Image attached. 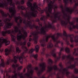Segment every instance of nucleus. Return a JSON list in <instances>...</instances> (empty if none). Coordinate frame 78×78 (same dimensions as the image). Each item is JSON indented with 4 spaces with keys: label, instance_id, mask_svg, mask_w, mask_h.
Wrapping results in <instances>:
<instances>
[{
    "label": "nucleus",
    "instance_id": "30",
    "mask_svg": "<svg viewBox=\"0 0 78 78\" xmlns=\"http://www.w3.org/2000/svg\"><path fill=\"white\" fill-rule=\"evenodd\" d=\"M29 21H28V23H27V22H26V20H25L24 21H23V23L25 24L26 25L27 27H29V26H28V23H29L30 22Z\"/></svg>",
    "mask_w": 78,
    "mask_h": 78
},
{
    "label": "nucleus",
    "instance_id": "45",
    "mask_svg": "<svg viewBox=\"0 0 78 78\" xmlns=\"http://www.w3.org/2000/svg\"><path fill=\"white\" fill-rule=\"evenodd\" d=\"M76 60H77V62H75V63H78V58H76L75 59Z\"/></svg>",
    "mask_w": 78,
    "mask_h": 78
},
{
    "label": "nucleus",
    "instance_id": "31",
    "mask_svg": "<svg viewBox=\"0 0 78 78\" xmlns=\"http://www.w3.org/2000/svg\"><path fill=\"white\" fill-rule=\"evenodd\" d=\"M39 49V46L37 45L35 47V50L37 52H38Z\"/></svg>",
    "mask_w": 78,
    "mask_h": 78
},
{
    "label": "nucleus",
    "instance_id": "61",
    "mask_svg": "<svg viewBox=\"0 0 78 78\" xmlns=\"http://www.w3.org/2000/svg\"><path fill=\"white\" fill-rule=\"evenodd\" d=\"M54 74H55V73H54Z\"/></svg>",
    "mask_w": 78,
    "mask_h": 78
},
{
    "label": "nucleus",
    "instance_id": "41",
    "mask_svg": "<svg viewBox=\"0 0 78 78\" xmlns=\"http://www.w3.org/2000/svg\"><path fill=\"white\" fill-rule=\"evenodd\" d=\"M36 21L39 23L40 22L39 19V18H37L36 20Z\"/></svg>",
    "mask_w": 78,
    "mask_h": 78
},
{
    "label": "nucleus",
    "instance_id": "42",
    "mask_svg": "<svg viewBox=\"0 0 78 78\" xmlns=\"http://www.w3.org/2000/svg\"><path fill=\"white\" fill-rule=\"evenodd\" d=\"M22 68V66H20V67H19L18 69V70H20Z\"/></svg>",
    "mask_w": 78,
    "mask_h": 78
},
{
    "label": "nucleus",
    "instance_id": "11",
    "mask_svg": "<svg viewBox=\"0 0 78 78\" xmlns=\"http://www.w3.org/2000/svg\"><path fill=\"white\" fill-rule=\"evenodd\" d=\"M78 6V1L77 3H75V6L73 7L72 9H71L70 10L69 8V7H66V12H68L70 13V14H72L73 12H75L76 14H78V10L77 9V6Z\"/></svg>",
    "mask_w": 78,
    "mask_h": 78
},
{
    "label": "nucleus",
    "instance_id": "27",
    "mask_svg": "<svg viewBox=\"0 0 78 78\" xmlns=\"http://www.w3.org/2000/svg\"><path fill=\"white\" fill-rule=\"evenodd\" d=\"M48 64L50 65V66H51V64L53 63V61L51 59L49 58L48 60Z\"/></svg>",
    "mask_w": 78,
    "mask_h": 78
},
{
    "label": "nucleus",
    "instance_id": "48",
    "mask_svg": "<svg viewBox=\"0 0 78 78\" xmlns=\"http://www.w3.org/2000/svg\"><path fill=\"white\" fill-rule=\"evenodd\" d=\"M31 40H32V38H29V41L30 42H31Z\"/></svg>",
    "mask_w": 78,
    "mask_h": 78
},
{
    "label": "nucleus",
    "instance_id": "35",
    "mask_svg": "<svg viewBox=\"0 0 78 78\" xmlns=\"http://www.w3.org/2000/svg\"><path fill=\"white\" fill-rule=\"evenodd\" d=\"M34 51V49L32 48L30 51H29V53L31 54H32V53H33V52Z\"/></svg>",
    "mask_w": 78,
    "mask_h": 78
},
{
    "label": "nucleus",
    "instance_id": "22",
    "mask_svg": "<svg viewBox=\"0 0 78 78\" xmlns=\"http://www.w3.org/2000/svg\"><path fill=\"white\" fill-rule=\"evenodd\" d=\"M60 8L62 9V12L63 14V15L65 16H67V13H66L65 11H64V8H63V6L62 5H61L60 6Z\"/></svg>",
    "mask_w": 78,
    "mask_h": 78
},
{
    "label": "nucleus",
    "instance_id": "21",
    "mask_svg": "<svg viewBox=\"0 0 78 78\" xmlns=\"http://www.w3.org/2000/svg\"><path fill=\"white\" fill-rule=\"evenodd\" d=\"M5 66V64L3 59L1 60V64H0V68L1 67H4Z\"/></svg>",
    "mask_w": 78,
    "mask_h": 78
},
{
    "label": "nucleus",
    "instance_id": "55",
    "mask_svg": "<svg viewBox=\"0 0 78 78\" xmlns=\"http://www.w3.org/2000/svg\"><path fill=\"white\" fill-rule=\"evenodd\" d=\"M2 20H0V22H2Z\"/></svg>",
    "mask_w": 78,
    "mask_h": 78
},
{
    "label": "nucleus",
    "instance_id": "29",
    "mask_svg": "<svg viewBox=\"0 0 78 78\" xmlns=\"http://www.w3.org/2000/svg\"><path fill=\"white\" fill-rule=\"evenodd\" d=\"M45 20L46 17L44 15H43L40 18V20L41 21H43L44 22H45Z\"/></svg>",
    "mask_w": 78,
    "mask_h": 78
},
{
    "label": "nucleus",
    "instance_id": "2",
    "mask_svg": "<svg viewBox=\"0 0 78 78\" xmlns=\"http://www.w3.org/2000/svg\"><path fill=\"white\" fill-rule=\"evenodd\" d=\"M2 1V3L0 2V7L4 8L5 7L7 10L9 9V12L12 13L11 16H10L9 13H5L4 11L2 10H0V12L2 14L3 16L7 17L8 16H9V18H6L5 20H4L3 21L5 23L4 28L5 30H8V28H10L11 27L12 25H13V23H11L8 22H10L12 18L14 17L15 18V21L16 23H18V20L21 18L20 16H19L17 17H16V10L15 9V4L12 3V0H7V2H6V0H4V2L3 0H0Z\"/></svg>",
    "mask_w": 78,
    "mask_h": 78
},
{
    "label": "nucleus",
    "instance_id": "8",
    "mask_svg": "<svg viewBox=\"0 0 78 78\" xmlns=\"http://www.w3.org/2000/svg\"><path fill=\"white\" fill-rule=\"evenodd\" d=\"M66 58L69 60L67 62V63L70 65V66H69L68 67V69H74V73L76 74H77L78 73V69H75V64H72L71 65L72 62H74L75 61V59L74 58V57H71V55H69L67 56H65L64 55L62 57V60H64L66 58Z\"/></svg>",
    "mask_w": 78,
    "mask_h": 78
},
{
    "label": "nucleus",
    "instance_id": "62",
    "mask_svg": "<svg viewBox=\"0 0 78 78\" xmlns=\"http://www.w3.org/2000/svg\"><path fill=\"white\" fill-rule=\"evenodd\" d=\"M23 12H22V14H23Z\"/></svg>",
    "mask_w": 78,
    "mask_h": 78
},
{
    "label": "nucleus",
    "instance_id": "5",
    "mask_svg": "<svg viewBox=\"0 0 78 78\" xmlns=\"http://www.w3.org/2000/svg\"><path fill=\"white\" fill-rule=\"evenodd\" d=\"M22 30L23 32L24 35L22 34V33L21 32V30H19V28L17 27V26H15V30L14 31L15 33H17L19 32V34H18L17 35V39L19 42H16L17 44H20V45L22 46L21 48L23 49L24 52H23L25 53H27L28 52V49L26 46H25V45H26V43H27V41H25L23 43L21 41H22V39L23 40H25V38L27 37V32L25 30L23 27H22Z\"/></svg>",
    "mask_w": 78,
    "mask_h": 78
},
{
    "label": "nucleus",
    "instance_id": "23",
    "mask_svg": "<svg viewBox=\"0 0 78 78\" xmlns=\"http://www.w3.org/2000/svg\"><path fill=\"white\" fill-rule=\"evenodd\" d=\"M53 45L51 42H49L48 44L47 48H50L51 49L53 48Z\"/></svg>",
    "mask_w": 78,
    "mask_h": 78
},
{
    "label": "nucleus",
    "instance_id": "40",
    "mask_svg": "<svg viewBox=\"0 0 78 78\" xmlns=\"http://www.w3.org/2000/svg\"><path fill=\"white\" fill-rule=\"evenodd\" d=\"M58 77H57V78H64V76H59L58 74Z\"/></svg>",
    "mask_w": 78,
    "mask_h": 78
},
{
    "label": "nucleus",
    "instance_id": "53",
    "mask_svg": "<svg viewBox=\"0 0 78 78\" xmlns=\"http://www.w3.org/2000/svg\"><path fill=\"white\" fill-rule=\"evenodd\" d=\"M40 78H45V77H44V76H43L42 77H40Z\"/></svg>",
    "mask_w": 78,
    "mask_h": 78
},
{
    "label": "nucleus",
    "instance_id": "15",
    "mask_svg": "<svg viewBox=\"0 0 78 78\" xmlns=\"http://www.w3.org/2000/svg\"><path fill=\"white\" fill-rule=\"evenodd\" d=\"M15 49L14 47H11L9 50L8 48L6 49L5 51V55L6 56L8 55L9 54L10 52H13V54L15 53Z\"/></svg>",
    "mask_w": 78,
    "mask_h": 78
},
{
    "label": "nucleus",
    "instance_id": "46",
    "mask_svg": "<svg viewBox=\"0 0 78 78\" xmlns=\"http://www.w3.org/2000/svg\"><path fill=\"white\" fill-rule=\"evenodd\" d=\"M72 77L73 78H78V77H75V76L74 75H72Z\"/></svg>",
    "mask_w": 78,
    "mask_h": 78
},
{
    "label": "nucleus",
    "instance_id": "24",
    "mask_svg": "<svg viewBox=\"0 0 78 78\" xmlns=\"http://www.w3.org/2000/svg\"><path fill=\"white\" fill-rule=\"evenodd\" d=\"M69 1H70L71 4H72L73 3V0H63V1L66 5H67Z\"/></svg>",
    "mask_w": 78,
    "mask_h": 78
},
{
    "label": "nucleus",
    "instance_id": "36",
    "mask_svg": "<svg viewBox=\"0 0 78 78\" xmlns=\"http://www.w3.org/2000/svg\"><path fill=\"white\" fill-rule=\"evenodd\" d=\"M4 25V23H0V30L1 29V26H3Z\"/></svg>",
    "mask_w": 78,
    "mask_h": 78
},
{
    "label": "nucleus",
    "instance_id": "16",
    "mask_svg": "<svg viewBox=\"0 0 78 78\" xmlns=\"http://www.w3.org/2000/svg\"><path fill=\"white\" fill-rule=\"evenodd\" d=\"M16 5L17 6V8L19 10L21 9L22 10H27V8L25 7L23 5H20V2L19 1H17L16 2Z\"/></svg>",
    "mask_w": 78,
    "mask_h": 78
},
{
    "label": "nucleus",
    "instance_id": "63",
    "mask_svg": "<svg viewBox=\"0 0 78 78\" xmlns=\"http://www.w3.org/2000/svg\"><path fill=\"white\" fill-rule=\"evenodd\" d=\"M75 2H76V1H75Z\"/></svg>",
    "mask_w": 78,
    "mask_h": 78
},
{
    "label": "nucleus",
    "instance_id": "13",
    "mask_svg": "<svg viewBox=\"0 0 78 78\" xmlns=\"http://www.w3.org/2000/svg\"><path fill=\"white\" fill-rule=\"evenodd\" d=\"M4 43H5V45L7 46L10 44V41H7L6 38H4L2 37L0 38V48Z\"/></svg>",
    "mask_w": 78,
    "mask_h": 78
},
{
    "label": "nucleus",
    "instance_id": "7",
    "mask_svg": "<svg viewBox=\"0 0 78 78\" xmlns=\"http://www.w3.org/2000/svg\"><path fill=\"white\" fill-rule=\"evenodd\" d=\"M59 66L61 68L60 69H59L57 68V67L56 65H54V67H49V66H48V72L50 73L52 71L53 69H54V70L55 71H57L58 70H59V71L62 72V74L63 75H65V74H66V76L68 78H69L70 77L69 74H70V73L68 71V69H67L66 68H64L62 69L63 68V67L62 65V64L61 63H60L59 64Z\"/></svg>",
    "mask_w": 78,
    "mask_h": 78
},
{
    "label": "nucleus",
    "instance_id": "56",
    "mask_svg": "<svg viewBox=\"0 0 78 78\" xmlns=\"http://www.w3.org/2000/svg\"><path fill=\"white\" fill-rule=\"evenodd\" d=\"M29 37H32V35H30Z\"/></svg>",
    "mask_w": 78,
    "mask_h": 78
},
{
    "label": "nucleus",
    "instance_id": "50",
    "mask_svg": "<svg viewBox=\"0 0 78 78\" xmlns=\"http://www.w3.org/2000/svg\"><path fill=\"white\" fill-rule=\"evenodd\" d=\"M4 71L3 70H1V72L2 73H4Z\"/></svg>",
    "mask_w": 78,
    "mask_h": 78
},
{
    "label": "nucleus",
    "instance_id": "64",
    "mask_svg": "<svg viewBox=\"0 0 78 78\" xmlns=\"http://www.w3.org/2000/svg\"><path fill=\"white\" fill-rule=\"evenodd\" d=\"M35 78H36V77H35Z\"/></svg>",
    "mask_w": 78,
    "mask_h": 78
},
{
    "label": "nucleus",
    "instance_id": "51",
    "mask_svg": "<svg viewBox=\"0 0 78 78\" xmlns=\"http://www.w3.org/2000/svg\"><path fill=\"white\" fill-rule=\"evenodd\" d=\"M34 60H33L32 61V63H33V64H34Z\"/></svg>",
    "mask_w": 78,
    "mask_h": 78
},
{
    "label": "nucleus",
    "instance_id": "17",
    "mask_svg": "<svg viewBox=\"0 0 78 78\" xmlns=\"http://www.w3.org/2000/svg\"><path fill=\"white\" fill-rule=\"evenodd\" d=\"M29 22L30 23H27V24L28 25L30 29H33V28H35L37 30L39 29V27L38 26H36L34 24L32 25L31 24H32V23L31 22V21Z\"/></svg>",
    "mask_w": 78,
    "mask_h": 78
},
{
    "label": "nucleus",
    "instance_id": "10",
    "mask_svg": "<svg viewBox=\"0 0 78 78\" xmlns=\"http://www.w3.org/2000/svg\"><path fill=\"white\" fill-rule=\"evenodd\" d=\"M64 16V18H65V20H61V24L62 26L64 27L65 28L66 27L68 23H69L70 25L68 26V27L70 31L73 30V28L71 27V25H73V22H70V18L69 17L68 18H65V16H67V15H65Z\"/></svg>",
    "mask_w": 78,
    "mask_h": 78
},
{
    "label": "nucleus",
    "instance_id": "25",
    "mask_svg": "<svg viewBox=\"0 0 78 78\" xmlns=\"http://www.w3.org/2000/svg\"><path fill=\"white\" fill-rule=\"evenodd\" d=\"M11 37L12 38V40L14 42H16V36H14V35H13L11 34Z\"/></svg>",
    "mask_w": 78,
    "mask_h": 78
},
{
    "label": "nucleus",
    "instance_id": "32",
    "mask_svg": "<svg viewBox=\"0 0 78 78\" xmlns=\"http://www.w3.org/2000/svg\"><path fill=\"white\" fill-rule=\"evenodd\" d=\"M65 51L66 52L69 54V53L70 52V49H69V48H68L67 47H66L65 49Z\"/></svg>",
    "mask_w": 78,
    "mask_h": 78
},
{
    "label": "nucleus",
    "instance_id": "34",
    "mask_svg": "<svg viewBox=\"0 0 78 78\" xmlns=\"http://www.w3.org/2000/svg\"><path fill=\"white\" fill-rule=\"evenodd\" d=\"M75 42L78 43V35H76V37L75 38Z\"/></svg>",
    "mask_w": 78,
    "mask_h": 78
},
{
    "label": "nucleus",
    "instance_id": "26",
    "mask_svg": "<svg viewBox=\"0 0 78 78\" xmlns=\"http://www.w3.org/2000/svg\"><path fill=\"white\" fill-rule=\"evenodd\" d=\"M30 56L34 57L36 60H38V59H37V57H38V55H37V54H36L35 55H34V54H32Z\"/></svg>",
    "mask_w": 78,
    "mask_h": 78
},
{
    "label": "nucleus",
    "instance_id": "44",
    "mask_svg": "<svg viewBox=\"0 0 78 78\" xmlns=\"http://www.w3.org/2000/svg\"><path fill=\"white\" fill-rule=\"evenodd\" d=\"M27 45L28 47L30 46L31 45V43L30 42H29L27 43Z\"/></svg>",
    "mask_w": 78,
    "mask_h": 78
},
{
    "label": "nucleus",
    "instance_id": "38",
    "mask_svg": "<svg viewBox=\"0 0 78 78\" xmlns=\"http://www.w3.org/2000/svg\"><path fill=\"white\" fill-rule=\"evenodd\" d=\"M20 21H19V22L20 23H22V18H21H21H20Z\"/></svg>",
    "mask_w": 78,
    "mask_h": 78
},
{
    "label": "nucleus",
    "instance_id": "60",
    "mask_svg": "<svg viewBox=\"0 0 78 78\" xmlns=\"http://www.w3.org/2000/svg\"><path fill=\"white\" fill-rule=\"evenodd\" d=\"M41 61H43V59H41Z\"/></svg>",
    "mask_w": 78,
    "mask_h": 78
},
{
    "label": "nucleus",
    "instance_id": "18",
    "mask_svg": "<svg viewBox=\"0 0 78 78\" xmlns=\"http://www.w3.org/2000/svg\"><path fill=\"white\" fill-rule=\"evenodd\" d=\"M76 22L77 23H78V18H76ZM73 25H71V26H73V28L74 29H75L76 28L78 30V24H76V25H74V23L73 22ZM76 33L78 34V31H77L76 32Z\"/></svg>",
    "mask_w": 78,
    "mask_h": 78
},
{
    "label": "nucleus",
    "instance_id": "28",
    "mask_svg": "<svg viewBox=\"0 0 78 78\" xmlns=\"http://www.w3.org/2000/svg\"><path fill=\"white\" fill-rule=\"evenodd\" d=\"M74 51L73 52V55L75 56H78V48L77 49L78 53H76L77 49L76 48H74Z\"/></svg>",
    "mask_w": 78,
    "mask_h": 78
},
{
    "label": "nucleus",
    "instance_id": "58",
    "mask_svg": "<svg viewBox=\"0 0 78 78\" xmlns=\"http://www.w3.org/2000/svg\"><path fill=\"white\" fill-rule=\"evenodd\" d=\"M2 58V56H0V59H1Z\"/></svg>",
    "mask_w": 78,
    "mask_h": 78
},
{
    "label": "nucleus",
    "instance_id": "52",
    "mask_svg": "<svg viewBox=\"0 0 78 78\" xmlns=\"http://www.w3.org/2000/svg\"><path fill=\"white\" fill-rule=\"evenodd\" d=\"M26 71V69H24L23 70V72L25 73Z\"/></svg>",
    "mask_w": 78,
    "mask_h": 78
},
{
    "label": "nucleus",
    "instance_id": "6",
    "mask_svg": "<svg viewBox=\"0 0 78 78\" xmlns=\"http://www.w3.org/2000/svg\"><path fill=\"white\" fill-rule=\"evenodd\" d=\"M32 2L33 0H29V1L27 3V5L31 8L30 10L32 12H29L30 13V15L28 13L26 14V17H27V19L29 20H30V19L33 17H36L37 16V14L38 13L37 11L35 10V9H37V10H39V9H40L41 12V9H40L39 7H38V6L37 5V3L36 2H34V7L33 6V4L31 3L30 1Z\"/></svg>",
    "mask_w": 78,
    "mask_h": 78
},
{
    "label": "nucleus",
    "instance_id": "20",
    "mask_svg": "<svg viewBox=\"0 0 78 78\" xmlns=\"http://www.w3.org/2000/svg\"><path fill=\"white\" fill-rule=\"evenodd\" d=\"M52 24H53V23H52V24H49V25H48V26H45V29H46L47 28L52 29L53 30H55V26L53 25L52 26Z\"/></svg>",
    "mask_w": 78,
    "mask_h": 78
},
{
    "label": "nucleus",
    "instance_id": "39",
    "mask_svg": "<svg viewBox=\"0 0 78 78\" xmlns=\"http://www.w3.org/2000/svg\"><path fill=\"white\" fill-rule=\"evenodd\" d=\"M25 3V0H22L21 1V4H24Z\"/></svg>",
    "mask_w": 78,
    "mask_h": 78
},
{
    "label": "nucleus",
    "instance_id": "9",
    "mask_svg": "<svg viewBox=\"0 0 78 78\" xmlns=\"http://www.w3.org/2000/svg\"><path fill=\"white\" fill-rule=\"evenodd\" d=\"M63 35L66 37L65 38H63V40L65 41L67 45H69L70 47L72 48H73L74 47V46L73 44H70L69 41H68L69 40V37L70 38V41L71 43L73 42L74 41L75 42V37H76L74 36L73 34H71V35H67L65 31L64 30L63 31Z\"/></svg>",
    "mask_w": 78,
    "mask_h": 78
},
{
    "label": "nucleus",
    "instance_id": "4",
    "mask_svg": "<svg viewBox=\"0 0 78 78\" xmlns=\"http://www.w3.org/2000/svg\"><path fill=\"white\" fill-rule=\"evenodd\" d=\"M57 0H52V1L51 0H46V2L48 4V8L46 7L44 10H42L41 12L43 13L45 11L47 14V16L48 17L51 18V20L52 21L53 23H57V18L58 19V20H60L61 22L62 20L60 18L61 15L58 16V15L57 13H55V12H54L52 13L51 11L52 9H54V11H55V9L58 8V6L56 4L54 5L55 1ZM61 0H59V1H61Z\"/></svg>",
    "mask_w": 78,
    "mask_h": 78
},
{
    "label": "nucleus",
    "instance_id": "59",
    "mask_svg": "<svg viewBox=\"0 0 78 78\" xmlns=\"http://www.w3.org/2000/svg\"><path fill=\"white\" fill-rule=\"evenodd\" d=\"M12 33H14V30H12Z\"/></svg>",
    "mask_w": 78,
    "mask_h": 78
},
{
    "label": "nucleus",
    "instance_id": "1",
    "mask_svg": "<svg viewBox=\"0 0 78 78\" xmlns=\"http://www.w3.org/2000/svg\"><path fill=\"white\" fill-rule=\"evenodd\" d=\"M45 28L44 27H42L40 30V32H31L30 34L31 35H32L34 37L33 39L34 41V43L35 44L37 43V40L38 39V34H42L45 35V37H46V38H43L42 40H41L39 41L40 43H41V45L44 47L46 45V42H47L48 41V39L50 37H51L52 39L53 40V41L54 42H56V44L55 45V46L56 47L58 48L59 46L58 45V43H61V45L62 48H61L60 50V52L59 53V57L57 58L56 54L55 53V51L56 49L54 48L50 52L49 54H46L45 52V49L43 48L42 49V52H41V54L42 55H46L47 58H48L49 56L51 57V55L52 56L55 58H57V60H59L61 58V51L64 50V48H63V43L60 41H58L57 40L59 38V37H62V34L61 33H57L56 35L57 37H55V35H46L45 34L46 31L45 30Z\"/></svg>",
    "mask_w": 78,
    "mask_h": 78
},
{
    "label": "nucleus",
    "instance_id": "49",
    "mask_svg": "<svg viewBox=\"0 0 78 78\" xmlns=\"http://www.w3.org/2000/svg\"><path fill=\"white\" fill-rule=\"evenodd\" d=\"M45 3V0H44L43 2V5H44Z\"/></svg>",
    "mask_w": 78,
    "mask_h": 78
},
{
    "label": "nucleus",
    "instance_id": "12",
    "mask_svg": "<svg viewBox=\"0 0 78 78\" xmlns=\"http://www.w3.org/2000/svg\"><path fill=\"white\" fill-rule=\"evenodd\" d=\"M32 66L31 64H30L27 67V70L28 73L25 74V75L26 76L29 78H33V77L30 76V73L31 75H33L34 71L31 69Z\"/></svg>",
    "mask_w": 78,
    "mask_h": 78
},
{
    "label": "nucleus",
    "instance_id": "14",
    "mask_svg": "<svg viewBox=\"0 0 78 78\" xmlns=\"http://www.w3.org/2000/svg\"><path fill=\"white\" fill-rule=\"evenodd\" d=\"M46 64L44 62H43L42 64L39 65V66L41 67V69L40 71H38L37 73L38 76H40L41 73L44 72L45 70Z\"/></svg>",
    "mask_w": 78,
    "mask_h": 78
},
{
    "label": "nucleus",
    "instance_id": "43",
    "mask_svg": "<svg viewBox=\"0 0 78 78\" xmlns=\"http://www.w3.org/2000/svg\"><path fill=\"white\" fill-rule=\"evenodd\" d=\"M34 69L37 71H38L39 70V68H38V67H37L34 68Z\"/></svg>",
    "mask_w": 78,
    "mask_h": 78
},
{
    "label": "nucleus",
    "instance_id": "57",
    "mask_svg": "<svg viewBox=\"0 0 78 78\" xmlns=\"http://www.w3.org/2000/svg\"><path fill=\"white\" fill-rule=\"evenodd\" d=\"M52 73H51V74L50 75V76H52Z\"/></svg>",
    "mask_w": 78,
    "mask_h": 78
},
{
    "label": "nucleus",
    "instance_id": "54",
    "mask_svg": "<svg viewBox=\"0 0 78 78\" xmlns=\"http://www.w3.org/2000/svg\"><path fill=\"white\" fill-rule=\"evenodd\" d=\"M57 14H58V15L59 14H60V12H57Z\"/></svg>",
    "mask_w": 78,
    "mask_h": 78
},
{
    "label": "nucleus",
    "instance_id": "19",
    "mask_svg": "<svg viewBox=\"0 0 78 78\" xmlns=\"http://www.w3.org/2000/svg\"><path fill=\"white\" fill-rule=\"evenodd\" d=\"M11 32L10 30H6V31H2V34L3 36H5L6 35V34H11Z\"/></svg>",
    "mask_w": 78,
    "mask_h": 78
},
{
    "label": "nucleus",
    "instance_id": "3",
    "mask_svg": "<svg viewBox=\"0 0 78 78\" xmlns=\"http://www.w3.org/2000/svg\"><path fill=\"white\" fill-rule=\"evenodd\" d=\"M24 52H23L22 53L20 54V56L19 55H17L15 56L13 59H9L6 63L7 65H9L10 62H13L15 64H16V65L13 64L12 65V67L14 69L13 71H12V70L11 69L9 68L8 71L6 70H5L3 78H5V73L6 75V76L8 77V78H17V76H18L20 77V78H25V77L23 76V73H21L20 74V73L17 74L16 73V67H18V65L16 64L17 62V59H19L20 62L22 64L23 62V58H26V57L24 55Z\"/></svg>",
    "mask_w": 78,
    "mask_h": 78
},
{
    "label": "nucleus",
    "instance_id": "33",
    "mask_svg": "<svg viewBox=\"0 0 78 78\" xmlns=\"http://www.w3.org/2000/svg\"><path fill=\"white\" fill-rule=\"evenodd\" d=\"M16 52L18 53H20V52H21V51H22L21 50H20V49L19 47H17L16 48Z\"/></svg>",
    "mask_w": 78,
    "mask_h": 78
},
{
    "label": "nucleus",
    "instance_id": "37",
    "mask_svg": "<svg viewBox=\"0 0 78 78\" xmlns=\"http://www.w3.org/2000/svg\"><path fill=\"white\" fill-rule=\"evenodd\" d=\"M17 23L18 28H19V27H20V25L21 24V23H18H18Z\"/></svg>",
    "mask_w": 78,
    "mask_h": 78
},
{
    "label": "nucleus",
    "instance_id": "47",
    "mask_svg": "<svg viewBox=\"0 0 78 78\" xmlns=\"http://www.w3.org/2000/svg\"><path fill=\"white\" fill-rule=\"evenodd\" d=\"M38 24L40 25V26L41 27H42V24H40V23H38Z\"/></svg>",
    "mask_w": 78,
    "mask_h": 78
}]
</instances>
